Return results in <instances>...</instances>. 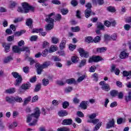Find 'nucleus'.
Segmentation results:
<instances>
[{"mask_svg": "<svg viewBox=\"0 0 131 131\" xmlns=\"http://www.w3.org/2000/svg\"><path fill=\"white\" fill-rule=\"evenodd\" d=\"M40 115V111L38 107H36L34 109V113L31 115H29L27 117L26 122L29 123L31 121L32 123H30V125H35L37 122V119Z\"/></svg>", "mask_w": 131, "mask_h": 131, "instance_id": "1", "label": "nucleus"}, {"mask_svg": "<svg viewBox=\"0 0 131 131\" xmlns=\"http://www.w3.org/2000/svg\"><path fill=\"white\" fill-rule=\"evenodd\" d=\"M56 13L52 12L50 14L46 15L45 21L48 23H49L46 26V30H51L54 28V17H55Z\"/></svg>", "mask_w": 131, "mask_h": 131, "instance_id": "2", "label": "nucleus"}, {"mask_svg": "<svg viewBox=\"0 0 131 131\" xmlns=\"http://www.w3.org/2000/svg\"><path fill=\"white\" fill-rule=\"evenodd\" d=\"M23 9L21 7H18L17 9L18 12L19 13H28L29 11H33L34 8L30 6L28 3L24 2L21 4Z\"/></svg>", "mask_w": 131, "mask_h": 131, "instance_id": "3", "label": "nucleus"}, {"mask_svg": "<svg viewBox=\"0 0 131 131\" xmlns=\"http://www.w3.org/2000/svg\"><path fill=\"white\" fill-rule=\"evenodd\" d=\"M50 65H51V62L50 61L44 62L42 65H41L38 62H36L35 67L37 70L38 74H40L41 72H42V69H45V68H48Z\"/></svg>", "mask_w": 131, "mask_h": 131, "instance_id": "4", "label": "nucleus"}, {"mask_svg": "<svg viewBox=\"0 0 131 131\" xmlns=\"http://www.w3.org/2000/svg\"><path fill=\"white\" fill-rule=\"evenodd\" d=\"M88 118L89 120H88V122L90 123H93V124H97L99 122V119H95L97 116H98V113H93L88 115Z\"/></svg>", "mask_w": 131, "mask_h": 131, "instance_id": "5", "label": "nucleus"}, {"mask_svg": "<svg viewBox=\"0 0 131 131\" xmlns=\"http://www.w3.org/2000/svg\"><path fill=\"white\" fill-rule=\"evenodd\" d=\"M12 51L13 52H14V53H21V52H24V51H26V52L29 54L30 53L29 48L27 47H23L21 49H19V47L17 46H14L12 47Z\"/></svg>", "mask_w": 131, "mask_h": 131, "instance_id": "6", "label": "nucleus"}, {"mask_svg": "<svg viewBox=\"0 0 131 131\" xmlns=\"http://www.w3.org/2000/svg\"><path fill=\"white\" fill-rule=\"evenodd\" d=\"M12 75L14 78H17L15 82V85H19L22 82V77L18 73L15 72L12 73Z\"/></svg>", "mask_w": 131, "mask_h": 131, "instance_id": "7", "label": "nucleus"}, {"mask_svg": "<svg viewBox=\"0 0 131 131\" xmlns=\"http://www.w3.org/2000/svg\"><path fill=\"white\" fill-rule=\"evenodd\" d=\"M99 85L101 86V88L103 91H105L106 92L110 91V86L109 84L106 83L105 81H101L99 83Z\"/></svg>", "mask_w": 131, "mask_h": 131, "instance_id": "8", "label": "nucleus"}, {"mask_svg": "<svg viewBox=\"0 0 131 131\" xmlns=\"http://www.w3.org/2000/svg\"><path fill=\"white\" fill-rule=\"evenodd\" d=\"M85 7L87 9L85 11V16L86 18H89V17L91 16V13H92V9H91V8H92V4L91 3H87Z\"/></svg>", "mask_w": 131, "mask_h": 131, "instance_id": "9", "label": "nucleus"}, {"mask_svg": "<svg viewBox=\"0 0 131 131\" xmlns=\"http://www.w3.org/2000/svg\"><path fill=\"white\" fill-rule=\"evenodd\" d=\"M103 58L100 56H92L89 58V63H93L94 62H100V61H103Z\"/></svg>", "mask_w": 131, "mask_h": 131, "instance_id": "10", "label": "nucleus"}, {"mask_svg": "<svg viewBox=\"0 0 131 131\" xmlns=\"http://www.w3.org/2000/svg\"><path fill=\"white\" fill-rule=\"evenodd\" d=\"M78 52L80 54V56L83 57V58H89V56H90L88 51H85L82 48H79Z\"/></svg>", "mask_w": 131, "mask_h": 131, "instance_id": "11", "label": "nucleus"}, {"mask_svg": "<svg viewBox=\"0 0 131 131\" xmlns=\"http://www.w3.org/2000/svg\"><path fill=\"white\" fill-rule=\"evenodd\" d=\"M32 32L33 33H40L42 36H46L47 35V32H42V29H34Z\"/></svg>", "mask_w": 131, "mask_h": 131, "instance_id": "12", "label": "nucleus"}, {"mask_svg": "<svg viewBox=\"0 0 131 131\" xmlns=\"http://www.w3.org/2000/svg\"><path fill=\"white\" fill-rule=\"evenodd\" d=\"M90 103L88 101H82L80 104V107L81 109H83L85 110V109H88V106Z\"/></svg>", "mask_w": 131, "mask_h": 131, "instance_id": "13", "label": "nucleus"}, {"mask_svg": "<svg viewBox=\"0 0 131 131\" xmlns=\"http://www.w3.org/2000/svg\"><path fill=\"white\" fill-rule=\"evenodd\" d=\"M115 125V121H114V119H112V120H110L108 122L106 123V128L114 127Z\"/></svg>", "mask_w": 131, "mask_h": 131, "instance_id": "14", "label": "nucleus"}, {"mask_svg": "<svg viewBox=\"0 0 131 131\" xmlns=\"http://www.w3.org/2000/svg\"><path fill=\"white\" fill-rule=\"evenodd\" d=\"M123 76L126 77V80H128V79H130L131 77V71L127 72L126 71H124L123 72Z\"/></svg>", "mask_w": 131, "mask_h": 131, "instance_id": "15", "label": "nucleus"}, {"mask_svg": "<svg viewBox=\"0 0 131 131\" xmlns=\"http://www.w3.org/2000/svg\"><path fill=\"white\" fill-rule=\"evenodd\" d=\"M3 48L5 49V52L8 53L10 51V47L11 46V44L8 43H3L2 45Z\"/></svg>", "mask_w": 131, "mask_h": 131, "instance_id": "16", "label": "nucleus"}, {"mask_svg": "<svg viewBox=\"0 0 131 131\" xmlns=\"http://www.w3.org/2000/svg\"><path fill=\"white\" fill-rule=\"evenodd\" d=\"M128 57V53L125 51H122L120 54V58L121 59H125Z\"/></svg>", "mask_w": 131, "mask_h": 131, "instance_id": "17", "label": "nucleus"}, {"mask_svg": "<svg viewBox=\"0 0 131 131\" xmlns=\"http://www.w3.org/2000/svg\"><path fill=\"white\" fill-rule=\"evenodd\" d=\"M6 100L8 102V103L13 104V103H15V97L13 96H8L6 98Z\"/></svg>", "mask_w": 131, "mask_h": 131, "instance_id": "18", "label": "nucleus"}, {"mask_svg": "<svg viewBox=\"0 0 131 131\" xmlns=\"http://www.w3.org/2000/svg\"><path fill=\"white\" fill-rule=\"evenodd\" d=\"M58 48L56 45H52L49 50V53H54V52H56Z\"/></svg>", "mask_w": 131, "mask_h": 131, "instance_id": "19", "label": "nucleus"}, {"mask_svg": "<svg viewBox=\"0 0 131 131\" xmlns=\"http://www.w3.org/2000/svg\"><path fill=\"white\" fill-rule=\"evenodd\" d=\"M72 123V119H65L63 121L62 124L64 125H70Z\"/></svg>", "mask_w": 131, "mask_h": 131, "instance_id": "20", "label": "nucleus"}, {"mask_svg": "<svg viewBox=\"0 0 131 131\" xmlns=\"http://www.w3.org/2000/svg\"><path fill=\"white\" fill-rule=\"evenodd\" d=\"M66 47V40H62L59 45L60 50H64Z\"/></svg>", "mask_w": 131, "mask_h": 131, "instance_id": "21", "label": "nucleus"}, {"mask_svg": "<svg viewBox=\"0 0 131 131\" xmlns=\"http://www.w3.org/2000/svg\"><path fill=\"white\" fill-rule=\"evenodd\" d=\"M71 61L73 63L76 64L78 62V61H79V58L76 56H72Z\"/></svg>", "mask_w": 131, "mask_h": 131, "instance_id": "22", "label": "nucleus"}, {"mask_svg": "<svg viewBox=\"0 0 131 131\" xmlns=\"http://www.w3.org/2000/svg\"><path fill=\"white\" fill-rule=\"evenodd\" d=\"M102 126V122H99L97 123V124L96 125L95 127L93 128V131H97L98 130L100 129V127Z\"/></svg>", "mask_w": 131, "mask_h": 131, "instance_id": "23", "label": "nucleus"}, {"mask_svg": "<svg viewBox=\"0 0 131 131\" xmlns=\"http://www.w3.org/2000/svg\"><path fill=\"white\" fill-rule=\"evenodd\" d=\"M97 28L99 30H104V29H105V26L101 23H98L97 25Z\"/></svg>", "mask_w": 131, "mask_h": 131, "instance_id": "24", "label": "nucleus"}, {"mask_svg": "<svg viewBox=\"0 0 131 131\" xmlns=\"http://www.w3.org/2000/svg\"><path fill=\"white\" fill-rule=\"evenodd\" d=\"M125 122V118H119L117 120V124H122Z\"/></svg>", "mask_w": 131, "mask_h": 131, "instance_id": "25", "label": "nucleus"}, {"mask_svg": "<svg viewBox=\"0 0 131 131\" xmlns=\"http://www.w3.org/2000/svg\"><path fill=\"white\" fill-rule=\"evenodd\" d=\"M58 115L60 117L67 116L68 113L66 111H60L58 112Z\"/></svg>", "mask_w": 131, "mask_h": 131, "instance_id": "26", "label": "nucleus"}, {"mask_svg": "<svg viewBox=\"0 0 131 131\" xmlns=\"http://www.w3.org/2000/svg\"><path fill=\"white\" fill-rule=\"evenodd\" d=\"M31 101V96H28L24 99V105H27Z\"/></svg>", "mask_w": 131, "mask_h": 131, "instance_id": "27", "label": "nucleus"}, {"mask_svg": "<svg viewBox=\"0 0 131 131\" xmlns=\"http://www.w3.org/2000/svg\"><path fill=\"white\" fill-rule=\"evenodd\" d=\"M31 85H30V83L28 82L26 84H24L21 85V89L23 90H28L29 88H30Z\"/></svg>", "mask_w": 131, "mask_h": 131, "instance_id": "28", "label": "nucleus"}, {"mask_svg": "<svg viewBox=\"0 0 131 131\" xmlns=\"http://www.w3.org/2000/svg\"><path fill=\"white\" fill-rule=\"evenodd\" d=\"M107 51L106 47L98 48L97 49V52L98 53H104Z\"/></svg>", "mask_w": 131, "mask_h": 131, "instance_id": "29", "label": "nucleus"}, {"mask_svg": "<svg viewBox=\"0 0 131 131\" xmlns=\"http://www.w3.org/2000/svg\"><path fill=\"white\" fill-rule=\"evenodd\" d=\"M51 42L52 43H54V45H57V43H59V38L56 37H53L51 38Z\"/></svg>", "mask_w": 131, "mask_h": 131, "instance_id": "30", "label": "nucleus"}, {"mask_svg": "<svg viewBox=\"0 0 131 131\" xmlns=\"http://www.w3.org/2000/svg\"><path fill=\"white\" fill-rule=\"evenodd\" d=\"M15 92H16V89L13 88L6 90L7 94H14Z\"/></svg>", "mask_w": 131, "mask_h": 131, "instance_id": "31", "label": "nucleus"}, {"mask_svg": "<svg viewBox=\"0 0 131 131\" xmlns=\"http://www.w3.org/2000/svg\"><path fill=\"white\" fill-rule=\"evenodd\" d=\"M71 31L73 32H79V31H80V28L79 26L72 27Z\"/></svg>", "mask_w": 131, "mask_h": 131, "instance_id": "32", "label": "nucleus"}, {"mask_svg": "<svg viewBox=\"0 0 131 131\" xmlns=\"http://www.w3.org/2000/svg\"><path fill=\"white\" fill-rule=\"evenodd\" d=\"M18 123L16 122H13L12 123L9 124L8 127L10 128H14V127H16Z\"/></svg>", "mask_w": 131, "mask_h": 131, "instance_id": "33", "label": "nucleus"}, {"mask_svg": "<svg viewBox=\"0 0 131 131\" xmlns=\"http://www.w3.org/2000/svg\"><path fill=\"white\" fill-rule=\"evenodd\" d=\"M92 78L94 80V81H98V80L99 79V76L98 75V74L94 73L92 75Z\"/></svg>", "mask_w": 131, "mask_h": 131, "instance_id": "34", "label": "nucleus"}, {"mask_svg": "<svg viewBox=\"0 0 131 131\" xmlns=\"http://www.w3.org/2000/svg\"><path fill=\"white\" fill-rule=\"evenodd\" d=\"M66 82L68 84H72V83H75V79L74 78L69 79L66 80Z\"/></svg>", "mask_w": 131, "mask_h": 131, "instance_id": "35", "label": "nucleus"}, {"mask_svg": "<svg viewBox=\"0 0 131 131\" xmlns=\"http://www.w3.org/2000/svg\"><path fill=\"white\" fill-rule=\"evenodd\" d=\"M42 83L45 86H47L50 83V81L48 79H43L42 80Z\"/></svg>", "mask_w": 131, "mask_h": 131, "instance_id": "36", "label": "nucleus"}, {"mask_svg": "<svg viewBox=\"0 0 131 131\" xmlns=\"http://www.w3.org/2000/svg\"><path fill=\"white\" fill-rule=\"evenodd\" d=\"M75 49H76V45H73L72 43H70L69 45V49L70 50V51H71L72 52L75 50Z\"/></svg>", "mask_w": 131, "mask_h": 131, "instance_id": "37", "label": "nucleus"}, {"mask_svg": "<svg viewBox=\"0 0 131 131\" xmlns=\"http://www.w3.org/2000/svg\"><path fill=\"white\" fill-rule=\"evenodd\" d=\"M50 46V43L47 41H45L43 42L42 47L43 48V49H47V48H49Z\"/></svg>", "mask_w": 131, "mask_h": 131, "instance_id": "38", "label": "nucleus"}, {"mask_svg": "<svg viewBox=\"0 0 131 131\" xmlns=\"http://www.w3.org/2000/svg\"><path fill=\"white\" fill-rule=\"evenodd\" d=\"M107 10L108 11V12H111V13H114L115 12H116V9H115V8L112 6L107 7Z\"/></svg>", "mask_w": 131, "mask_h": 131, "instance_id": "39", "label": "nucleus"}, {"mask_svg": "<svg viewBox=\"0 0 131 131\" xmlns=\"http://www.w3.org/2000/svg\"><path fill=\"white\" fill-rule=\"evenodd\" d=\"M14 102L22 103V102H23V99H22V98L19 97V96H17L16 97H14Z\"/></svg>", "mask_w": 131, "mask_h": 131, "instance_id": "40", "label": "nucleus"}, {"mask_svg": "<svg viewBox=\"0 0 131 131\" xmlns=\"http://www.w3.org/2000/svg\"><path fill=\"white\" fill-rule=\"evenodd\" d=\"M110 94L112 97H116V96L118 95V91L116 90H113L111 91Z\"/></svg>", "mask_w": 131, "mask_h": 131, "instance_id": "41", "label": "nucleus"}, {"mask_svg": "<svg viewBox=\"0 0 131 131\" xmlns=\"http://www.w3.org/2000/svg\"><path fill=\"white\" fill-rule=\"evenodd\" d=\"M32 19L31 18L27 19L26 24L27 26H29V27H31V25H32Z\"/></svg>", "mask_w": 131, "mask_h": 131, "instance_id": "42", "label": "nucleus"}, {"mask_svg": "<svg viewBox=\"0 0 131 131\" xmlns=\"http://www.w3.org/2000/svg\"><path fill=\"white\" fill-rule=\"evenodd\" d=\"M86 42H94V39L91 36L86 37L85 38Z\"/></svg>", "mask_w": 131, "mask_h": 131, "instance_id": "43", "label": "nucleus"}, {"mask_svg": "<svg viewBox=\"0 0 131 131\" xmlns=\"http://www.w3.org/2000/svg\"><path fill=\"white\" fill-rule=\"evenodd\" d=\"M85 64H86V60L83 59L81 61L80 64L79 66V67H80V68L81 67H83V66H84L85 65Z\"/></svg>", "mask_w": 131, "mask_h": 131, "instance_id": "44", "label": "nucleus"}, {"mask_svg": "<svg viewBox=\"0 0 131 131\" xmlns=\"http://www.w3.org/2000/svg\"><path fill=\"white\" fill-rule=\"evenodd\" d=\"M47 2H48V0H38V3H42L43 7H47L48 6V4L46 3Z\"/></svg>", "mask_w": 131, "mask_h": 131, "instance_id": "45", "label": "nucleus"}, {"mask_svg": "<svg viewBox=\"0 0 131 131\" xmlns=\"http://www.w3.org/2000/svg\"><path fill=\"white\" fill-rule=\"evenodd\" d=\"M11 60H13L12 57L8 56L4 59V63H9V62H10V61H11Z\"/></svg>", "mask_w": 131, "mask_h": 131, "instance_id": "46", "label": "nucleus"}, {"mask_svg": "<svg viewBox=\"0 0 131 131\" xmlns=\"http://www.w3.org/2000/svg\"><path fill=\"white\" fill-rule=\"evenodd\" d=\"M93 4H96L98 3L99 5H103L104 4V1L103 0H93Z\"/></svg>", "mask_w": 131, "mask_h": 131, "instance_id": "47", "label": "nucleus"}, {"mask_svg": "<svg viewBox=\"0 0 131 131\" xmlns=\"http://www.w3.org/2000/svg\"><path fill=\"white\" fill-rule=\"evenodd\" d=\"M125 100L127 102L131 101V91L128 92V95L125 97Z\"/></svg>", "mask_w": 131, "mask_h": 131, "instance_id": "48", "label": "nucleus"}, {"mask_svg": "<svg viewBox=\"0 0 131 131\" xmlns=\"http://www.w3.org/2000/svg\"><path fill=\"white\" fill-rule=\"evenodd\" d=\"M100 40L101 37L99 36H97L93 39V42H95L96 43H97V42H99Z\"/></svg>", "mask_w": 131, "mask_h": 131, "instance_id": "49", "label": "nucleus"}, {"mask_svg": "<svg viewBox=\"0 0 131 131\" xmlns=\"http://www.w3.org/2000/svg\"><path fill=\"white\" fill-rule=\"evenodd\" d=\"M85 78V75H83L82 76L79 77L77 80V82H81Z\"/></svg>", "mask_w": 131, "mask_h": 131, "instance_id": "50", "label": "nucleus"}, {"mask_svg": "<svg viewBox=\"0 0 131 131\" xmlns=\"http://www.w3.org/2000/svg\"><path fill=\"white\" fill-rule=\"evenodd\" d=\"M38 101V96L36 95L34 96L31 100L32 103H35V102H37Z\"/></svg>", "mask_w": 131, "mask_h": 131, "instance_id": "51", "label": "nucleus"}, {"mask_svg": "<svg viewBox=\"0 0 131 131\" xmlns=\"http://www.w3.org/2000/svg\"><path fill=\"white\" fill-rule=\"evenodd\" d=\"M27 59L30 62V65H33L34 63H36V62L31 57H28Z\"/></svg>", "mask_w": 131, "mask_h": 131, "instance_id": "52", "label": "nucleus"}, {"mask_svg": "<svg viewBox=\"0 0 131 131\" xmlns=\"http://www.w3.org/2000/svg\"><path fill=\"white\" fill-rule=\"evenodd\" d=\"M124 28L125 30H126V31H128L129 30V29H130V28H131V26H130V25L125 24L124 26Z\"/></svg>", "mask_w": 131, "mask_h": 131, "instance_id": "53", "label": "nucleus"}, {"mask_svg": "<svg viewBox=\"0 0 131 131\" xmlns=\"http://www.w3.org/2000/svg\"><path fill=\"white\" fill-rule=\"evenodd\" d=\"M96 69H97V67L95 66H93L90 67L89 72H95V71H96Z\"/></svg>", "mask_w": 131, "mask_h": 131, "instance_id": "54", "label": "nucleus"}, {"mask_svg": "<svg viewBox=\"0 0 131 131\" xmlns=\"http://www.w3.org/2000/svg\"><path fill=\"white\" fill-rule=\"evenodd\" d=\"M24 33H25V31H24V30H21L19 32L15 33V36H20V35H22V34H23Z\"/></svg>", "mask_w": 131, "mask_h": 131, "instance_id": "55", "label": "nucleus"}, {"mask_svg": "<svg viewBox=\"0 0 131 131\" xmlns=\"http://www.w3.org/2000/svg\"><path fill=\"white\" fill-rule=\"evenodd\" d=\"M51 2L54 5H61V2L59 0H52Z\"/></svg>", "mask_w": 131, "mask_h": 131, "instance_id": "56", "label": "nucleus"}, {"mask_svg": "<svg viewBox=\"0 0 131 131\" xmlns=\"http://www.w3.org/2000/svg\"><path fill=\"white\" fill-rule=\"evenodd\" d=\"M22 20H23V18L22 17H18L15 18L13 22L14 23H18V22H21V21H22Z\"/></svg>", "mask_w": 131, "mask_h": 131, "instance_id": "57", "label": "nucleus"}, {"mask_svg": "<svg viewBox=\"0 0 131 131\" xmlns=\"http://www.w3.org/2000/svg\"><path fill=\"white\" fill-rule=\"evenodd\" d=\"M68 106H69V102H67V101H64L63 103H62V107L63 108H64V109H66V108H67L68 107Z\"/></svg>", "mask_w": 131, "mask_h": 131, "instance_id": "58", "label": "nucleus"}, {"mask_svg": "<svg viewBox=\"0 0 131 131\" xmlns=\"http://www.w3.org/2000/svg\"><path fill=\"white\" fill-rule=\"evenodd\" d=\"M61 12L62 15H66L68 13L69 11L67 9H61Z\"/></svg>", "mask_w": 131, "mask_h": 131, "instance_id": "59", "label": "nucleus"}, {"mask_svg": "<svg viewBox=\"0 0 131 131\" xmlns=\"http://www.w3.org/2000/svg\"><path fill=\"white\" fill-rule=\"evenodd\" d=\"M58 131H69L70 130L69 128L67 127L58 128L57 129Z\"/></svg>", "mask_w": 131, "mask_h": 131, "instance_id": "60", "label": "nucleus"}, {"mask_svg": "<svg viewBox=\"0 0 131 131\" xmlns=\"http://www.w3.org/2000/svg\"><path fill=\"white\" fill-rule=\"evenodd\" d=\"M78 4V2H77L76 0H72L71 1V5L73 6V7H76Z\"/></svg>", "mask_w": 131, "mask_h": 131, "instance_id": "61", "label": "nucleus"}, {"mask_svg": "<svg viewBox=\"0 0 131 131\" xmlns=\"http://www.w3.org/2000/svg\"><path fill=\"white\" fill-rule=\"evenodd\" d=\"M118 96V99H122L123 98V93L122 92H118V94L117 95Z\"/></svg>", "mask_w": 131, "mask_h": 131, "instance_id": "62", "label": "nucleus"}, {"mask_svg": "<svg viewBox=\"0 0 131 131\" xmlns=\"http://www.w3.org/2000/svg\"><path fill=\"white\" fill-rule=\"evenodd\" d=\"M49 53V51L48 49H45L42 52V56L43 57H46V56L48 55V53Z\"/></svg>", "mask_w": 131, "mask_h": 131, "instance_id": "63", "label": "nucleus"}, {"mask_svg": "<svg viewBox=\"0 0 131 131\" xmlns=\"http://www.w3.org/2000/svg\"><path fill=\"white\" fill-rule=\"evenodd\" d=\"M14 36H9L7 37V41H13L14 40Z\"/></svg>", "mask_w": 131, "mask_h": 131, "instance_id": "64", "label": "nucleus"}]
</instances>
